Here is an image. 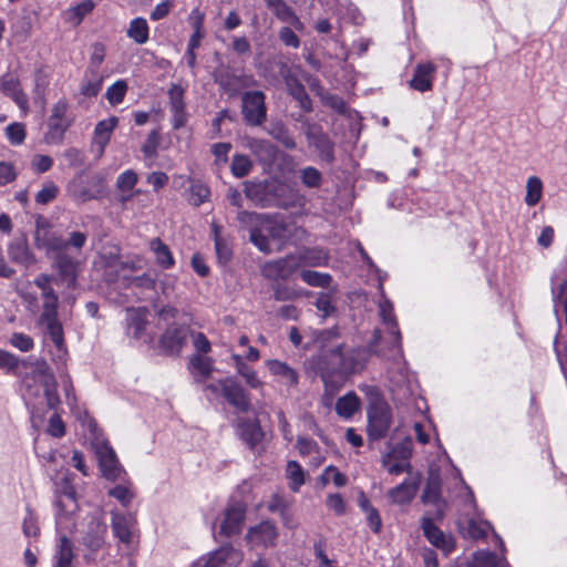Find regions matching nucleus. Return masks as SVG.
Here are the masks:
<instances>
[{
  "mask_svg": "<svg viewBox=\"0 0 567 567\" xmlns=\"http://www.w3.org/2000/svg\"><path fill=\"white\" fill-rule=\"evenodd\" d=\"M54 277L48 274L38 275L33 284L41 290V313L38 318V324L43 327L56 348L61 349L64 344L63 327L58 318L59 296L52 287Z\"/></svg>",
  "mask_w": 567,
  "mask_h": 567,
  "instance_id": "f257e3e1",
  "label": "nucleus"
},
{
  "mask_svg": "<svg viewBox=\"0 0 567 567\" xmlns=\"http://www.w3.org/2000/svg\"><path fill=\"white\" fill-rule=\"evenodd\" d=\"M244 186L245 196L261 208L278 207L286 209L295 204L291 189L278 178L246 181Z\"/></svg>",
  "mask_w": 567,
  "mask_h": 567,
  "instance_id": "f03ea898",
  "label": "nucleus"
},
{
  "mask_svg": "<svg viewBox=\"0 0 567 567\" xmlns=\"http://www.w3.org/2000/svg\"><path fill=\"white\" fill-rule=\"evenodd\" d=\"M74 120L69 101L64 97L60 99L51 109V114L47 122L44 142L48 145H61L65 133L73 125Z\"/></svg>",
  "mask_w": 567,
  "mask_h": 567,
  "instance_id": "7ed1b4c3",
  "label": "nucleus"
},
{
  "mask_svg": "<svg viewBox=\"0 0 567 567\" xmlns=\"http://www.w3.org/2000/svg\"><path fill=\"white\" fill-rule=\"evenodd\" d=\"M343 350L344 344L338 343L330 349L319 350L318 354L311 359L327 390L331 384V378L337 374L343 375Z\"/></svg>",
  "mask_w": 567,
  "mask_h": 567,
  "instance_id": "20e7f679",
  "label": "nucleus"
},
{
  "mask_svg": "<svg viewBox=\"0 0 567 567\" xmlns=\"http://www.w3.org/2000/svg\"><path fill=\"white\" fill-rule=\"evenodd\" d=\"M367 434L370 441H379L388 435L392 424V410L388 402L378 398L369 403L367 410Z\"/></svg>",
  "mask_w": 567,
  "mask_h": 567,
  "instance_id": "39448f33",
  "label": "nucleus"
},
{
  "mask_svg": "<svg viewBox=\"0 0 567 567\" xmlns=\"http://www.w3.org/2000/svg\"><path fill=\"white\" fill-rule=\"evenodd\" d=\"M442 477L437 468L431 466L421 495V503L431 506V514H435L439 522H443L449 508L447 501L442 495Z\"/></svg>",
  "mask_w": 567,
  "mask_h": 567,
  "instance_id": "423d86ee",
  "label": "nucleus"
},
{
  "mask_svg": "<svg viewBox=\"0 0 567 567\" xmlns=\"http://www.w3.org/2000/svg\"><path fill=\"white\" fill-rule=\"evenodd\" d=\"M241 116L250 127H260L267 122L266 94L262 91H246L241 94Z\"/></svg>",
  "mask_w": 567,
  "mask_h": 567,
  "instance_id": "0eeeda50",
  "label": "nucleus"
},
{
  "mask_svg": "<svg viewBox=\"0 0 567 567\" xmlns=\"http://www.w3.org/2000/svg\"><path fill=\"white\" fill-rule=\"evenodd\" d=\"M56 519L78 508L76 493L69 473H61L55 481L54 502Z\"/></svg>",
  "mask_w": 567,
  "mask_h": 567,
  "instance_id": "6e6552de",
  "label": "nucleus"
},
{
  "mask_svg": "<svg viewBox=\"0 0 567 567\" xmlns=\"http://www.w3.org/2000/svg\"><path fill=\"white\" fill-rule=\"evenodd\" d=\"M66 192L73 199L85 203L102 198L106 193V183L104 177L95 175L90 178L89 184H85L80 175L69 182Z\"/></svg>",
  "mask_w": 567,
  "mask_h": 567,
  "instance_id": "1a4fd4ad",
  "label": "nucleus"
},
{
  "mask_svg": "<svg viewBox=\"0 0 567 567\" xmlns=\"http://www.w3.org/2000/svg\"><path fill=\"white\" fill-rule=\"evenodd\" d=\"M190 329L185 323L173 321L158 340V347L165 355L178 357L187 342Z\"/></svg>",
  "mask_w": 567,
  "mask_h": 567,
  "instance_id": "9d476101",
  "label": "nucleus"
},
{
  "mask_svg": "<svg viewBox=\"0 0 567 567\" xmlns=\"http://www.w3.org/2000/svg\"><path fill=\"white\" fill-rule=\"evenodd\" d=\"M439 519L431 511H425L421 518V529L426 540L437 549L444 551L445 555L451 554L455 549V543L452 537L446 536L437 526Z\"/></svg>",
  "mask_w": 567,
  "mask_h": 567,
  "instance_id": "9b49d317",
  "label": "nucleus"
},
{
  "mask_svg": "<svg viewBox=\"0 0 567 567\" xmlns=\"http://www.w3.org/2000/svg\"><path fill=\"white\" fill-rule=\"evenodd\" d=\"M219 384L220 394L237 412L247 413L251 409L249 392L235 378L220 379Z\"/></svg>",
  "mask_w": 567,
  "mask_h": 567,
  "instance_id": "f8f14e48",
  "label": "nucleus"
},
{
  "mask_svg": "<svg viewBox=\"0 0 567 567\" xmlns=\"http://www.w3.org/2000/svg\"><path fill=\"white\" fill-rule=\"evenodd\" d=\"M301 267V260L295 255L275 260L266 261L260 267V274L264 278L278 281L289 279Z\"/></svg>",
  "mask_w": 567,
  "mask_h": 567,
  "instance_id": "ddd939ff",
  "label": "nucleus"
},
{
  "mask_svg": "<svg viewBox=\"0 0 567 567\" xmlns=\"http://www.w3.org/2000/svg\"><path fill=\"white\" fill-rule=\"evenodd\" d=\"M308 145L313 147L321 161L332 164L336 161L334 143L321 126L309 125L305 132Z\"/></svg>",
  "mask_w": 567,
  "mask_h": 567,
  "instance_id": "4468645a",
  "label": "nucleus"
},
{
  "mask_svg": "<svg viewBox=\"0 0 567 567\" xmlns=\"http://www.w3.org/2000/svg\"><path fill=\"white\" fill-rule=\"evenodd\" d=\"M246 505L243 502H229L224 512L219 534L225 537L240 534L246 517Z\"/></svg>",
  "mask_w": 567,
  "mask_h": 567,
  "instance_id": "2eb2a0df",
  "label": "nucleus"
},
{
  "mask_svg": "<svg viewBox=\"0 0 567 567\" xmlns=\"http://www.w3.org/2000/svg\"><path fill=\"white\" fill-rule=\"evenodd\" d=\"M80 262L69 254H60L53 256L52 267L58 272L56 284L65 285L66 288L73 289L78 282Z\"/></svg>",
  "mask_w": 567,
  "mask_h": 567,
  "instance_id": "dca6fc26",
  "label": "nucleus"
},
{
  "mask_svg": "<svg viewBox=\"0 0 567 567\" xmlns=\"http://www.w3.org/2000/svg\"><path fill=\"white\" fill-rule=\"evenodd\" d=\"M247 146L264 167H271L279 156L290 158L289 155L280 152L277 145L265 138H248Z\"/></svg>",
  "mask_w": 567,
  "mask_h": 567,
  "instance_id": "f3484780",
  "label": "nucleus"
},
{
  "mask_svg": "<svg viewBox=\"0 0 567 567\" xmlns=\"http://www.w3.org/2000/svg\"><path fill=\"white\" fill-rule=\"evenodd\" d=\"M35 246L45 249L47 255L53 259L54 255L68 254V243L62 234L51 230H37L34 236Z\"/></svg>",
  "mask_w": 567,
  "mask_h": 567,
  "instance_id": "a211bd4d",
  "label": "nucleus"
},
{
  "mask_svg": "<svg viewBox=\"0 0 567 567\" xmlns=\"http://www.w3.org/2000/svg\"><path fill=\"white\" fill-rule=\"evenodd\" d=\"M0 91L10 97L22 111L29 107V99L23 92L19 76L13 72H7L0 78Z\"/></svg>",
  "mask_w": 567,
  "mask_h": 567,
  "instance_id": "6ab92c4d",
  "label": "nucleus"
},
{
  "mask_svg": "<svg viewBox=\"0 0 567 567\" xmlns=\"http://www.w3.org/2000/svg\"><path fill=\"white\" fill-rule=\"evenodd\" d=\"M87 430L90 433L91 447L94 451V455L97 461H117L113 447L104 437L101 429L94 420L89 421Z\"/></svg>",
  "mask_w": 567,
  "mask_h": 567,
  "instance_id": "aec40b11",
  "label": "nucleus"
},
{
  "mask_svg": "<svg viewBox=\"0 0 567 567\" xmlns=\"http://www.w3.org/2000/svg\"><path fill=\"white\" fill-rule=\"evenodd\" d=\"M379 312L382 322L386 326L389 333L393 337L392 349L396 354H403L402 350V336L399 329V323L394 315L393 305L390 300L385 299L379 305Z\"/></svg>",
  "mask_w": 567,
  "mask_h": 567,
  "instance_id": "412c9836",
  "label": "nucleus"
},
{
  "mask_svg": "<svg viewBox=\"0 0 567 567\" xmlns=\"http://www.w3.org/2000/svg\"><path fill=\"white\" fill-rule=\"evenodd\" d=\"M246 537L252 545L269 547L275 545L278 530L270 520H262L257 526L250 527Z\"/></svg>",
  "mask_w": 567,
  "mask_h": 567,
  "instance_id": "4be33fe9",
  "label": "nucleus"
},
{
  "mask_svg": "<svg viewBox=\"0 0 567 567\" xmlns=\"http://www.w3.org/2000/svg\"><path fill=\"white\" fill-rule=\"evenodd\" d=\"M371 355L372 353L365 347L353 348L348 352L343 351V375L348 377L362 372Z\"/></svg>",
  "mask_w": 567,
  "mask_h": 567,
  "instance_id": "5701e85b",
  "label": "nucleus"
},
{
  "mask_svg": "<svg viewBox=\"0 0 567 567\" xmlns=\"http://www.w3.org/2000/svg\"><path fill=\"white\" fill-rule=\"evenodd\" d=\"M435 72L436 65L432 62L416 64L409 81L410 87L422 93L431 91Z\"/></svg>",
  "mask_w": 567,
  "mask_h": 567,
  "instance_id": "b1692460",
  "label": "nucleus"
},
{
  "mask_svg": "<svg viewBox=\"0 0 567 567\" xmlns=\"http://www.w3.org/2000/svg\"><path fill=\"white\" fill-rule=\"evenodd\" d=\"M124 312V334L128 339L130 344L138 343L142 333V307H125Z\"/></svg>",
  "mask_w": 567,
  "mask_h": 567,
  "instance_id": "393cba45",
  "label": "nucleus"
},
{
  "mask_svg": "<svg viewBox=\"0 0 567 567\" xmlns=\"http://www.w3.org/2000/svg\"><path fill=\"white\" fill-rule=\"evenodd\" d=\"M420 484V475L408 477L402 483L388 492V497L393 504L408 505L414 498Z\"/></svg>",
  "mask_w": 567,
  "mask_h": 567,
  "instance_id": "a878e982",
  "label": "nucleus"
},
{
  "mask_svg": "<svg viewBox=\"0 0 567 567\" xmlns=\"http://www.w3.org/2000/svg\"><path fill=\"white\" fill-rule=\"evenodd\" d=\"M238 430L240 439L250 450H256L265 435L258 420H243L238 423Z\"/></svg>",
  "mask_w": 567,
  "mask_h": 567,
  "instance_id": "bb28decb",
  "label": "nucleus"
},
{
  "mask_svg": "<svg viewBox=\"0 0 567 567\" xmlns=\"http://www.w3.org/2000/svg\"><path fill=\"white\" fill-rule=\"evenodd\" d=\"M8 255L13 262L22 265L25 268L37 262L35 256L29 248L25 238H17L11 241L8 247Z\"/></svg>",
  "mask_w": 567,
  "mask_h": 567,
  "instance_id": "cd10ccee",
  "label": "nucleus"
},
{
  "mask_svg": "<svg viewBox=\"0 0 567 567\" xmlns=\"http://www.w3.org/2000/svg\"><path fill=\"white\" fill-rule=\"evenodd\" d=\"M111 527L114 536L121 543L125 545L132 543L134 522L130 515L112 513Z\"/></svg>",
  "mask_w": 567,
  "mask_h": 567,
  "instance_id": "c85d7f7f",
  "label": "nucleus"
},
{
  "mask_svg": "<svg viewBox=\"0 0 567 567\" xmlns=\"http://www.w3.org/2000/svg\"><path fill=\"white\" fill-rule=\"evenodd\" d=\"M212 75L219 90L228 96L238 94L237 75L229 66L220 65L214 70Z\"/></svg>",
  "mask_w": 567,
  "mask_h": 567,
  "instance_id": "c756f323",
  "label": "nucleus"
},
{
  "mask_svg": "<svg viewBox=\"0 0 567 567\" xmlns=\"http://www.w3.org/2000/svg\"><path fill=\"white\" fill-rule=\"evenodd\" d=\"M389 453L383 461H409L412 456L413 441L411 436H404L396 441L392 436L389 441Z\"/></svg>",
  "mask_w": 567,
  "mask_h": 567,
  "instance_id": "7c9ffc66",
  "label": "nucleus"
},
{
  "mask_svg": "<svg viewBox=\"0 0 567 567\" xmlns=\"http://www.w3.org/2000/svg\"><path fill=\"white\" fill-rule=\"evenodd\" d=\"M188 370L194 375L196 382H204L214 371L213 359L194 353L189 358Z\"/></svg>",
  "mask_w": 567,
  "mask_h": 567,
  "instance_id": "2f4dec72",
  "label": "nucleus"
},
{
  "mask_svg": "<svg viewBox=\"0 0 567 567\" xmlns=\"http://www.w3.org/2000/svg\"><path fill=\"white\" fill-rule=\"evenodd\" d=\"M74 557L72 540L65 535L60 536L53 554L52 567H72Z\"/></svg>",
  "mask_w": 567,
  "mask_h": 567,
  "instance_id": "473e14b6",
  "label": "nucleus"
},
{
  "mask_svg": "<svg viewBox=\"0 0 567 567\" xmlns=\"http://www.w3.org/2000/svg\"><path fill=\"white\" fill-rule=\"evenodd\" d=\"M137 183L138 174L132 169H127L118 175L116 179V189L120 196L118 199L122 204H125L134 194L138 193V190L134 192V187Z\"/></svg>",
  "mask_w": 567,
  "mask_h": 567,
  "instance_id": "72a5a7b5",
  "label": "nucleus"
},
{
  "mask_svg": "<svg viewBox=\"0 0 567 567\" xmlns=\"http://www.w3.org/2000/svg\"><path fill=\"white\" fill-rule=\"evenodd\" d=\"M117 117L112 116L100 121L94 128V144L99 146V155L104 153V148L111 140V135L117 125Z\"/></svg>",
  "mask_w": 567,
  "mask_h": 567,
  "instance_id": "f704fd0d",
  "label": "nucleus"
},
{
  "mask_svg": "<svg viewBox=\"0 0 567 567\" xmlns=\"http://www.w3.org/2000/svg\"><path fill=\"white\" fill-rule=\"evenodd\" d=\"M267 367L274 375L280 377L287 386L296 388L298 385V372L293 368L288 365L286 362L276 359L268 360Z\"/></svg>",
  "mask_w": 567,
  "mask_h": 567,
  "instance_id": "c9c22d12",
  "label": "nucleus"
},
{
  "mask_svg": "<svg viewBox=\"0 0 567 567\" xmlns=\"http://www.w3.org/2000/svg\"><path fill=\"white\" fill-rule=\"evenodd\" d=\"M358 505L365 514L367 523L374 534H380L382 530V519L378 508H375L364 492H361L358 498Z\"/></svg>",
  "mask_w": 567,
  "mask_h": 567,
  "instance_id": "e433bc0d",
  "label": "nucleus"
},
{
  "mask_svg": "<svg viewBox=\"0 0 567 567\" xmlns=\"http://www.w3.org/2000/svg\"><path fill=\"white\" fill-rule=\"evenodd\" d=\"M150 249L155 256L156 264L162 269H171L175 265V259L169 247L159 238H154L150 241Z\"/></svg>",
  "mask_w": 567,
  "mask_h": 567,
  "instance_id": "4c0bfd02",
  "label": "nucleus"
},
{
  "mask_svg": "<svg viewBox=\"0 0 567 567\" xmlns=\"http://www.w3.org/2000/svg\"><path fill=\"white\" fill-rule=\"evenodd\" d=\"M267 133L287 150H295L297 147L293 136L281 121L271 122Z\"/></svg>",
  "mask_w": 567,
  "mask_h": 567,
  "instance_id": "58836bf2",
  "label": "nucleus"
},
{
  "mask_svg": "<svg viewBox=\"0 0 567 567\" xmlns=\"http://www.w3.org/2000/svg\"><path fill=\"white\" fill-rule=\"evenodd\" d=\"M234 548L231 544L221 545L218 549L210 553L208 557L202 558L197 561V567H221L229 559Z\"/></svg>",
  "mask_w": 567,
  "mask_h": 567,
  "instance_id": "ea45409f",
  "label": "nucleus"
},
{
  "mask_svg": "<svg viewBox=\"0 0 567 567\" xmlns=\"http://www.w3.org/2000/svg\"><path fill=\"white\" fill-rule=\"evenodd\" d=\"M231 359L238 374L245 379L246 383L251 389H260L264 385V382L258 378L257 372L244 361L241 355L233 354Z\"/></svg>",
  "mask_w": 567,
  "mask_h": 567,
  "instance_id": "a19ab883",
  "label": "nucleus"
},
{
  "mask_svg": "<svg viewBox=\"0 0 567 567\" xmlns=\"http://www.w3.org/2000/svg\"><path fill=\"white\" fill-rule=\"evenodd\" d=\"M359 408L360 399L353 391H350L346 395L339 398L336 403L337 414L346 419L352 417Z\"/></svg>",
  "mask_w": 567,
  "mask_h": 567,
  "instance_id": "79ce46f5",
  "label": "nucleus"
},
{
  "mask_svg": "<svg viewBox=\"0 0 567 567\" xmlns=\"http://www.w3.org/2000/svg\"><path fill=\"white\" fill-rule=\"evenodd\" d=\"M204 18L205 14L198 9H194L189 16L193 27V33L188 40L187 49L196 50L200 47L202 39L204 38Z\"/></svg>",
  "mask_w": 567,
  "mask_h": 567,
  "instance_id": "37998d69",
  "label": "nucleus"
},
{
  "mask_svg": "<svg viewBox=\"0 0 567 567\" xmlns=\"http://www.w3.org/2000/svg\"><path fill=\"white\" fill-rule=\"evenodd\" d=\"M103 79L95 71H87L81 84V94L86 97L96 96L102 90Z\"/></svg>",
  "mask_w": 567,
  "mask_h": 567,
  "instance_id": "c03bdc74",
  "label": "nucleus"
},
{
  "mask_svg": "<svg viewBox=\"0 0 567 567\" xmlns=\"http://www.w3.org/2000/svg\"><path fill=\"white\" fill-rule=\"evenodd\" d=\"M289 93L296 101H298L299 106L305 112L312 111L311 97L309 96L305 85L299 80L295 79L293 82L289 84Z\"/></svg>",
  "mask_w": 567,
  "mask_h": 567,
  "instance_id": "a18cd8bd",
  "label": "nucleus"
},
{
  "mask_svg": "<svg viewBox=\"0 0 567 567\" xmlns=\"http://www.w3.org/2000/svg\"><path fill=\"white\" fill-rule=\"evenodd\" d=\"M254 167L252 161L248 155L235 154L230 164V172L236 178L248 176Z\"/></svg>",
  "mask_w": 567,
  "mask_h": 567,
  "instance_id": "49530a36",
  "label": "nucleus"
},
{
  "mask_svg": "<svg viewBox=\"0 0 567 567\" xmlns=\"http://www.w3.org/2000/svg\"><path fill=\"white\" fill-rule=\"evenodd\" d=\"M543 195V182L537 176H530L526 183L525 203L533 207L539 203Z\"/></svg>",
  "mask_w": 567,
  "mask_h": 567,
  "instance_id": "de8ad7c7",
  "label": "nucleus"
},
{
  "mask_svg": "<svg viewBox=\"0 0 567 567\" xmlns=\"http://www.w3.org/2000/svg\"><path fill=\"white\" fill-rule=\"evenodd\" d=\"M301 260V266H326L329 260V254L323 249H307L301 256H297Z\"/></svg>",
  "mask_w": 567,
  "mask_h": 567,
  "instance_id": "09e8293b",
  "label": "nucleus"
},
{
  "mask_svg": "<svg viewBox=\"0 0 567 567\" xmlns=\"http://www.w3.org/2000/svg\"><path fill=\"white\" fill-rule=\"evenodd\" d=\"M300 278L311 287L328 288L332 281L331 275L316 270H302Z\"/></svg>",
  "mask_w": 567,
  "mask_h": 567,
  "instance_id": "8fccbe9b",
  "label": "nucleus"
},
{
  "mask_svg": "<svg viewBox=\"0 0 567 567\" xmlns=\"http://www.w3.org/2000/svg\"><path fill=\"white\" fill-rule=\"evenodd\" d=\"M340 338V330L338 327L319 330L315 333V342L318 344L319 350L330 349L334 347L333 341Z\"/></svg>",
  "mask_w": 567,
  "mask_h": 567,
  "instance_id": "3c124183",
  "label": "nucleus"
},
{
  "mask_svg": "<svg viewBox=\"0 0 567 567\" xmlns=\"http://www.w3.org/2000/svg\"><path fill=\"white\" fill-rule=\"evenodd\" d=\"M381 340H382V331L377 328L373 330L372 338L365 348L369 349L372 354L380 357L382 359H395L396 357L402 355V354H396V352L393 351L392 343L390 344V348H389V350L391 352L390 354L384 352L382 349H379L378 346L381 342Z\"/></svg>",
  "mask_w": 567,
  "mask_h": 567,
  "instance_id": "603ef678",
  "label": "nucleus"
},
{
  "mask_svg": "<svg viewBox=\"0 0 567 567\" xmlns=\"http://www.w3.org/2000/svg\"><path fill=\"white\" fill-rule=\"evenodd\" d=\"M300 181L308 188H319L322 184V174L318 168L307 166L300 172Z\"/></svg>",
  "mask_w": 567,
  "mask_h": 567,
  "instance_id": "864d4df0",
  "label": "nucleus"
},
{
  "mask_svg": "<svg viewBox=\"0 0 567 567\" xmlns=\"http://www.w3.org/2000/svg\"><path fill=\"white\" fill-rule=\"evenodd\" d=\"M126 91V81L118 80L106 90L105 97L111 105H117L123 102Z\"/></svg>",
  "mask_w": 567,
  "mask_h": 567,
  "instance_id": "5fc2aeb1",
  "label": "nucleus"
},
{
  "mask_svg": "<svg viewBox=\"0 0 567 567\" xmlns=\"http://www.w3.org/2000/svg\"><path fill=\"white\" fill-rule=\"evenodd\" d=\"M287 476L289 478V487L292 492H298L305 483V474L300 463H287Z\"/></svg>",
  "mask_w": 567,
  "mask_h": 567,
  "instance_id": "6e6d98bb",
  "label": "nucleus"
},
{
  "mask_svg": "<svg viewBox=\"0 0 567 567\" xmlns=\"http://www.w3.org/2000/svg\"><path fill=\"white\" fill-rule=\"evenodd\" d=\"M94 2L92 0H84L81 3L72 7L69 13V21L74 24L81 23L83 18L87 16L94 9Z\"/></svg>",
  "mask_w": 567,
  "mask_h": 567,
  "instance_id": "4d7b16f0",
  "label": "nucleus"
},
{
  "mask_svg": "<svg viewBox=\"0 0 567 567\" xmlns=\"http://www.w3.org/2000/svg\"><path fill=\"white\" fill-rule=\"evenodd\" d=\"M59 195V187L51 181L45 182L35 195V203L47 205L53 202Z\"/></svg>",
  "mask_w": 567,
  "mask_h": 567,
  "instance_id": "13d9d810",
  "label": "nucleus"
},
{
  "mask_svg": "<svg viewBox=\"0 0 567 567\" xmlns=\"http://www.w3.org/2000/svg\"><path fill=\"white\" fill-rule=\"evenodd\" d=\"M491 525L485 520H476L471 518L467 522V535L474 540L484 539L487 537Z\"/></svg>",
  "mask_w": 567,
  "mask_h": 567,
  "instance_id": "bf43d9fd",
  "label": "nucleus"
},
{
  "mask_svg": "<svg viewBox=\"0 0 567 567\" xmlns=\"http://www.w3.org/2000/svg\"><path fill=\"white\" fill-rule=\"evenodd\" d=\"M215 251L218 264L221 266L227 265L233 258V249L228 241L221 236L215 238Z\"/></svg>",
  "mask_w": 567,
  "mask_h": 567,
  "instance_id": "052dcab7",
  "label": "nucleus"
},
{
  "mask_svg": "<svg viewBox=\"0 0 567 567\" xmlns=\"http://www.w3.org/2000/svg\"><path fill=\"white\" fill-rule=\"evenodd\" d=\"M249 240L264 254H270L272 251L268 236L258 227L250 229Z\"/></svg>",
  "mask_w": 567,
  "mask_h": 567,
  "instance_id": "680f3d73",
  "label": "nucleus"
},
{
  "mask_svg": "<svg viewBox=\"0 0 567 567\" xmlns=\"http://www.w3.org/2000/svg\"><path fill=\"white\" fill-rule=\"evenodd\" d=\"M467 567H509V565L495 553L487 551L478 557L475 564L468 565Z\"/></svg>",
  "mask_w": 567,
  "mask_h": 567,
  "instance_id": "e2e57ef3",
  "label": "nucleus"
},
{
  "mask_svg": "<svg viewBox=\"0 0 567 567\" xmlns=\"http://www.w3.org/2000/svg\"><path fill=\"white\" fill-rule=\"evenodd\" d=\"M25 126L22 123H11L6 127V136L12 145H20L25 140Z\"/></svg>",
  "mask_w": 567,
  "mask_h": 567,
  "instance_id": "0e129e2a",
  "label": "nucleus"
},
{
  "mask_svg": "<svg viewBox=\"0 0 567 567\" xmlns=\"http://www.w3.org/2000/svg\"><path fill=\"white\" fill-rule=\"evenodd\" d=\"M22 532L27 537H38L40 534L38 519L29 506L27 507V515L22 523Z\"/></svg>",
  "mask_w": 567,
  "mask_h": 567,
  "instance_id": "69168bd1",
  "label": "nucleus"
},
{
  "mask_svg": "<svg viewBox=\"0 0 567 567\" xmlns=\"http://www.w3.org/2000/svg\"><path fill=\"white\" fill-rule=\"evenodd\" d=\"M190 194L193 204L195 206H199L206 200H208V197L210 195V189L207 185L200 183V182H193L190 185Z\"/></svg>",
  "mask_w": 567,
  "mask_h": 567,
  "instance_id": "338daca9",
  "label": "nucleus"
},
{
  "mask_svg": "<svg viewBox=\"0 0 567 567\" xmlns=\"http://www.w3.org/2000/svg\"><path fill=\"white\" fill-rule=\"evenodd\" d=\"M327 548V539L323 536H320L318 540L313 544V551L316 558L319 560V567H334L333 560L329 559L326 554Z\"/></svg>",
  "mask_w": 567,
  "mask_h": 567,
  "instance_id": "774afa93",
  "label": "nucleus"
}]
</instances>
